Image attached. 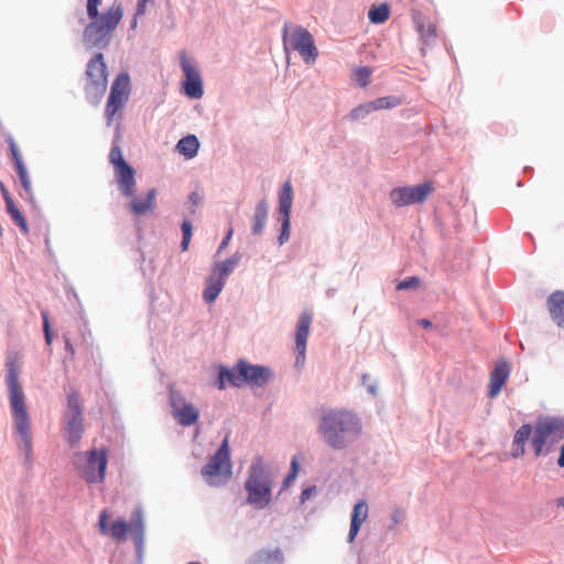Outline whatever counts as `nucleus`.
I'll use <instances>...</instances> for the list:
<instances>
[{"mask_svg":"<svg viewBox=\"0 0 564 564\" xmlns=\"http://www.w3.org/2000/svg\"><path fill=\"white\" fill-rule=\"evenodd\" d=\"M102 0H87V14L89 18H96L98 13V7Z\"/></svg>","mask_w":564,"mask_h":564,"instance_id":"c03bdc74","label":"nucleus"},{"mask_svg":"<svg viewBox=\"0 0 564 564\" xmlns=\"http://www.w3.org/2000/svg\"><path fill=\"white\" fill-rule=\"evenodd\" d=\"M371 111H373L371 104L367 102V104H364V105H360V106L354 108L350 111L349 117L351 120H359V119H362L366 116H368Z\"/></svg>","mask_w":564,"mask_h":564,"instance_id":"c9c22d12","label":"nucleus"},{"mask_svg":"<svg viewBox=\"0 0 564 564\" xmlns=\"http://www.w3.org/2000/svg\"><path fill=\"white\" fill-rule=\"evenodd\" d=\"M434 192L432 182H424L415 186H402L390 192V199L397 207L423 203Z\"/></svg>","mask_w":564,"mask_h":564,"instance_id":"ddd939ff","label":"nucleus"},{"mask_svg":"<svg viewBox=\"0 0 564 564\" xmlns=\"http://www.w3.org/2000/svg\"><path fill=\"white\" fill-rule=\"evenodd\" d=\"M44 335H45V341H46V344H47V345H51V344H52V340H53V336H52L51 330H50V332H47V333H44Z\"/></svg>","mask_w":564,"mask_h":564,"instance_id":"6e6d98bb","label":"nucleus"},{"mask_svg":"<svg viewBox=\"0 0 564 564\" xmlns=\"http://www.w3.org/2000/svg\"><path fill=\"white\" fill-rule=\"evenodd\" d=\"M317 431L324 442L334 449H343L361 433L359 417L345 409L325 411L318 421Z\"/></svg>","mask_w":564,"mask_h":564,"instance_id":"f03ea898","label":"nucleus"},{"mask_svg":"<svg viewBox=\"0 0 564 564\" xmlns=\"http://www.w3.org/2000/svg\"><path fill=\"white\" fill-rule=\"evenodd\" d=\"M239 259H240V257L235 254L234 257L228 258L220 263H216L215 267L213 268L212 273L216 274L219 279H221L226 282L229 274L234 271V269L238 264Z\"/></svg>","mask_w":564,"mask_h":564,"instance_id":"c85d7f7f","label":"nucleus"},{"mask_svg":"<svg viewBox=\"0 0 564 564\" xmlns=\"http://www.w3.org/2000/svg\"><path fill=\"white\" fill-rule=\"evenodd\" d=\"M510 376V365L506 360H499L490 372L488 397L495 399L506 384Z\"/></svg>","mask_w":564,"mask_h":564,"instance_id":"a211bd4d","label":"nucleus"},{"mask_svg":"<svg viewBox=\"0 0 564 564\" xmlns=\"http://www.w3.org/2000/svg\"><path fill=\"white\" fill-rule=\"evenodd\" d=\"M547 310L553 322L564 328V292L552 293L546 301Z\"/></svg>","mask_w":564,"mask_h":564,"instance_id":"412c9836","label":"nucleus"},{"mask_svg":"<svg viewBox=\"0 0 564 564\" xmlns=\"http://www.w3.org/2000/svg\"><path fill=\"white\" fill-rule=\"evenodd\" d=\"M283 553L281 549L260 550L250 560V564H282Z\"/></svg>","mask_w":564,"mask_h":564,"instance_id":"b1692460","label":"nucleus"},{"mask_svg":"<svg viewBox=\"0 0 564 564\" xmlns=\"http://www.w3.org/2000/svg\"><path fill=\"white\" fill-rule=\"evenodd\" d=\"M564 438V421L562 419L540 417L534 426L532 447L535 456L549 453L550 447Z\"/></svg>","mask_w":564,"mask_h":564,"instance_id":"423d86ee","label":"nucleus"},{"mask_svg":"<svg viewBox=\"0 0 564 564\" xmlns=\"http://www.w3.org/2000/svg\"><path fill=\"white\" fill-rule=\"evenodd\" d=\"M0 189H1V193H2V197H3L4 202H6V205L9 204L10 202H13V199L11 198L8 189L6 188V186L2 183H0Z\"/></svg>","mask_w":564,"mask_h":564,"instance_id":"09e8293b","label":"nucleus"},{"mask_svg":"<svg viewBox=\"0 0 564 564\" xmlns=\"http://www.w3.org/2000/svg\"><path fill=\"white\" fill-rule=\"evenodd\" d=\"M155 200L156 189L152 188L148 192L147 198L144 200L133 198L130 202V209L135 215H144L149 212H152L155 208Z\"/></svg>","mask_w":564,"mask_h":564,"instance_id":"5701e85b","label":"nucleus"},{"mask_svg":"<svg viewBox=\"0 0 564 564\" xmlns=\"http://www.w3.org/2000/svg\"><path fill=\"white\" fill-rule=\"evenodd\" d=\"M123 17L120 3L109 7L102 14L89 18L91 22L85 28L84 37L93 46L99 45L117 28Z\"/></svg>","mask_w":564,"mask_h":564,"instance_id":"39448f33","label":"nucleus"},{"mask_svg":"<svg viewBox=\"0 0 564 564\" xmlns=\"http://www.w3.org/2000/svg\"><path fill=\"white\" fill-rule=\"evenodd\" d=\"M272 478L262 458L257 457L250 466L249 477L245 487L248 491V502L262 509L271 501Z\"/></svg>","mask_w":564,"mask_h":564,"instance_id":"7ed1b4c3","label":"nucleus"},{"mask_svg":"<svg viewBox=\"0 0 564 564\" xmlns=\"http://www.w3.org/2000/svg\"><path fill=\"white\" fill-rule=\"evenodd\" d=\"M182 232H183V239H182V249L186 250L188 248L191 238H192V224L187 220L183 221L182 224Z\"/></svg>","mask_w":564,"mask_h":564,"instance_id":"58836bf2","label":"nucleus"},{"mask_svg":"<svg viewBox=\"0 0 564 564\" xmlns=\"http://www.w3.org/2000/svg\"><path fill=\"white\" fill-rule=\"evenodd\" d=\"M556 503H557V506H558V507L564 508V497L558 498V499L556 500Z\"/></svg>","mask_w":564,"mask_h":564,"instance_id":"13d9d810","label":"nucleus"},{"mask_svg":"<svg viewBox=\"0 0 564 564\" xmlns=\"http://www.w3.org/2000/svg\"><path fill=\"white\" fill-rule=\"evenodd\" d=\"M232 234H234V229L229 228L226 237L224 238V240L221 241V243L219 246V251L224 250L228 246V243L232 237Z\"/></svg>","mask_w":564,"mask_h":564,"instance_id":"de8ad7c7","label":"nucleus"},{"mask_svg":"<svg viewBox=\"0 0 564 564\" xmlns=\"http://www.w3.org/2000/svg\"><path fill=\"white\" fill-rule=\"evenodd\" d=\"M390 17V8L388 4L383 3L378 7L370 8L368 12L369 20L375 24H380L386 22Z\"/></svg>","mask_w":564,"mask_h":564,"instance_id":"c756f323","label":"nucleus"},{"mask_svg":"<svg viewBox=\"0 0 564 564\" xmlns=\"http://www.w3.org/2000/svg\"><path fill=\"white\" fill-rule=\"evenodd\" d=\"M86 85L85 90L89 95L100 98L107 88V65L104 54L96 53L86 65Z\"/></svg>","mask_w":564,"mask_h":564,"instance_id":"f8f14e48","label":"nucleus"},{"mask_svg":"<svg viewBox=\"0 0 564 564\" xmlns=\"http://www.w3.org/2000/svg\"><path fill=\"white\" fill-rule=\"evenodd\" d=\"M229 452V437L226 436L218 451L202 469V476L209 486H221L231 478L232 465Z\"/></svg>","mask_w":564,"mask_h":564,"instance_id":"6e6552de","label":"nucleus"},{"mask_svg":"<svg viewBox=\"0 0 564 564\" xmlns=\"http://www.w3.org/2000/svg\"><path fill=\"white\" fill-rule=\"evenodd\" d=\"M282 39L285 51L297 52L305 63H314L318 56L313 35L303 26L290 29L285 23L282 30Z\"/></svg>","mask_w":564,"mask_h":564,"instance_id":"1a4fd4ad","label":"nucleus"},{"mask_svg":"<svg viewBox=\"0 0 564 564\" xmlns=\"http://www.w3.org/2000/svg\"><path fill=\"white\" fill-rule=\"evenodd\" d=\"M181 66L185 75V80L183 83L185 94L191 98H200L204 90L199 70L185 54L181 55Z\"/></svg>","mask_w":564,"mask_h":564,"instance_id":"2eb2a0df","label":"nucleus"},{"mask_svg":"<svg viewBox=\"0 0 564 564\" xmlns=\"http://www.w3.org/2000/svg\"><path fill=\"white\" fill-rule=\"evenodd\" d=\"M268 203L264 199H261L256 205L254 213L251 219V229L253 235L257 236L263 231L268 218Z\"/></svg>","mask_w":564,"mask_h":564,"instance_id":"393cba45","label":"nucleus"},{"mask_svg":"<svg viewBox=\"0 0 564 564\" xmlns=\"http://www.w3.org/2000/svg\"><path fill=\"white\" fill-rule=\"evenodd\" d=\"M107 463V451L105 448L77 452L74 455L75 468L80 477L90 484L104 481Z\"/></svg>","mask_w":564,"mask_h":564,"instance_id":"0eeeda50","label":"nucleus"},{"mask_svg":"<svg viewBox=\"0 0 564 564\" xmlns=\"http://www.w3.org/2000/svg\"><path fill=\"white\" fill-rule=\"evenodd\" d=\"M199 142L193 134L182 138L176 145L177 151L187 159L194 158L197 154Z\"/></svg>","mask_w":564,"mask_h":564,"instance_id":"cd10ccee","label":"nucleus"},{"mask_svg":"<svg viewBox=\"0 0 564 564\" xmlns=\"http://www.w3.org/2000/svg\"><path fill=\"white\" fill-rule=\"evenodd\" d=\"M290 218L288 217H284L282 218V224H281V234L279 236V243L280 245H283L285 243L289 238H290Z\"/></svg>","mask_w":564,"mask_h":564,"instance_id":"ea45409f","label":"nucleus"},{"mask_svg":"<svg viewBox=\"0 0 564 564\" xmlns=\"http://www.w3.org/2000/svg\"><path fill=\"white\" fill-rule=\"evenodd\" d=\"M557 465L564 467V445L561 447V453L557 459Z\"/></svg>","mask_w":564,"mask_h":564,"instance_id":"864d4df0","label":"nucleus"},{"mask_svg":"<svg viewBox=\"0 0 564 564\" xmlns=\"http://www.w3.org/2000/svg\"><path fill=\"white\" fill-rule=\"evenodd\" d=\"M109 517L108 510L105 509L100 512L98 520L99 532L105 535H110L116 541H124L130 531L129 523L122 519H118L109 527Z\"/></svg>","mask_w":564,"mask_h":564,"instance_id":"f3484780","label":"nucleus"},{"mask_svg":"<svg viewBox=\"0 0 564 564\" xmlns=\"http://www.w3.org/2000/svg\"><path fill=\"white\" fill-rule=\"evenodd\" d=\"M316 488L313 486V487H307L305 488L302 494H301V500L302 502L308 500L312 495L315 492Z\"/></svg>","mask_w":564,"mask_h":564,"instance_id":"49530a36","label":"nucleus"},{"mask_svg":"<svg viewBox=\"0 0 564 564\" xmlns=\"http://www.w3.org/2000/svg\"><path fill=\"white\" fill-rule=\"evenodd\" d=\"M9 145H10V152L12 155V159L14 161V166L19 165V163H23L21 153L19 151L18 145L15 144L13 138L8 139Z\"/></svg>","mask_w":564,"mask_h":564,"instance_id":"79ce46f5","label":"nucleus"},{"mask_svg":"<svg viewBox=\"0 0 564 564\" xmlns=\"http://www.w3.org/2000/svg\"><path fill=\"white\" fill-rule=\"evenodd\" d=\"M6 207L12 220L20 227V229L24 234H26L29 231L28 223L22 213L15 206L14 202H10L9 204L6 205Z\"/></svg>","mask_w":564,"mask_h":564,"instance_id":"2f4dec72","label":"nucleus"},{"mask_svg":"<svg viewBox=\"0 0 564 564\" xmlns=\"http://www.w3.org/2000/svg\"><path fill=\"white\" fill-rule=\"evenodd\" d=\"M402 100L397 96L380 97L370 101L373 111L382 109H391L401 105Z\"/></svg>","mask_w":564,"mask_h":564,"instance_id":"7c9ffc66","label":"nucleus"},{"mask_svg":"<svg viewBox=\"0 0 564 564\" xmlns=\"http://www.w3.org/2000/svg\"><path fill=\"white\" fill-rule=\"evenodd\" d=\"M188 198L194 206H197L200 202V196L197 193H191Z\"/></svg>","mask_w":564,"mask_h":564,"instance_id":"8fccbe9b","label":"nucleus"},{"mask_svg":"<svg viewBox=\"0 0 564 564\" xmlns=\"http://www.w3.org/2000/svg\"><path fill=\"white\" fill-rule=\"evenodd\" d=\"M19 178L21 181L22 187L25 191L26 194L31 193V182L26 172V167L24 163H19V165L15 166Z\"/></svg>","mask_w":564,"mask_h":564,"instance_id":"e433bc0d","label":"nucleus"},{"mask_svg":"<svg viewBox=\"0 0 564 564\" xmlns=\"http://www.w3.org/2000/svg\"><path fill=\"white\" fill-rule=\"evenodd\" d=\"M293 203V188L290 181H286L279 193V213L282 218L291 216Z\"/></svg>","mask_w":564,"mask_h":564,"instance_id":"a878e982","label":"nucleus"},{"mask_svg":"<svg viewBox=\"0 0 564 564\" xmlns=\"http://www.w3.org/2000/svg\"><path fill=\"white\" fill-rule=\"evenodd\" d=\"M420 284V279L416 276H410L408 279H404L403 281L399 282L397 285L398 290H409V289H416Z\"/></svg>","mask_w":564,"mask_h":564,"instance_id":"a19ab883","label":"nucleus"},{"mask_svg":"<svg viewBox=\"0 0 564 564\" xmlns=\"http://www.w3.org/2000/svg\"><path fill=\"white\" fill-rule=\"evenodd\" d=\"M130 525V531H135L138 540L141 542L144 531V524L142 519V512L140 510H135L132 516V520Z\"/></svg>","mask_w":564,"mask_h":564,"instance_id":"72a5a7b5","label":"nucleus"},{"mask_svg":"<svg viewBox=\"0 0 564 564\" xmlns=\"http://www.w3.org/2000/svg\"><path fill=\"white\" fill-rule=\"evenodd\" d=\"M65 438L70 447H77L84 434V406L79 394L72 391L67 395V412L64 414Z\"/></svg>","mask_w":564,"mask_h":564,"instance_id":"9d476101","label":"nucleus"},{"mask_svg":"<svg viewBox=\"0 0 564 564\" xmlns=\"http://www.w3.org/2000/svg\"><path fill=\"white\" fill-rule=\"evenodd\" d=\"M368 518V505L365 500L358 501L352 509L350 529L348 533V542L352 543L362 525Z\"/></svg>","mask_w":564,"mask_h":564,"instance_id":"aec40b11","label":"nucleus"},{"mask_svg":"<svg viewBox=\"0 0 564 564\" xmlns=\"http://www.w3.org/2000/svg\"><path fill=\"white\" fill-rule=\"evenodd\" d=\"M109 160L113 164L115 169L128 164L122 156V152H121V149L119 145L112 147L110 154H109Z\"/></svg>","mask_w":564,"mask_h":564,"instance_id":"4c0bfd02","label":"nucleus"},{"mask_svg":"<svg viewBox=\"0 0 564 564\" xmlns=\"http://www.w3.org/2000/svg\"><path fill=\"white\" fill-rule=\"evenodd\" d=\"M297 471H299V463H297L296 458H293L291 462V471L284 479V484H283L284 487H288L295 479Z\"/></svg>","mask_w":564,"mask_h":564,"instance_id":"37998d69","label":"nucleus"},{"mask_svg":"<svg viewBox=\"0 0 564 564\" xmlns=\"http://www.w3.org/2000/svg\"><path fill=\"white\" fill-rule=\"evenodd\" d=\"M153 2V0H139L135 10V17L144 15L147 11V4Z\"/></svg>","mask_w":564,"mask_h":564,"instance_id":"a18cd8bd","label":"nucleus"},{"mask_svg":"<svg viewBox=\"0 0 564 564\" xmlns=\"http://www.w3.org/2000/svg\"><path fill=\"white\" fill-rule=\"evenodd\" d=\"M371 74V68L359 67L355 70V80L360 87H367L369 85Z\"/></svg>","mask_w":564,"mask_h":564,"instance_id":"f704fd0d","label":"nucleus"},{"mask_svg":"<svg viewBox=\"0 0 564 564\" xmlns=\"http://www.w3.org/2000/svg\"><path fill=\"white\" fill-rule=\"evenodd\" d=\"M115 177L119 191L126 197H132L135 193L134 170L129 164L115 169Z\"/></svg>","mask_w":564,"mask_h":564,"instance_id":"6ab92c4d","label":"nucleus"},{"mask_svg":"<svg viewBox=\"0 0 564 564\" xmlns=\"http://www.w3.org/2000/svg\"><path fill=\"white\" fill-rule=\"evenodd\" d=\"M419 324H420L422 327H424V328H430V327L432 326L431 321L425 319V318L420 319V321H419Z\"/></svg>","mask_w":564,"mask_h":564,"instance_id":"5fc2aeb1","label":"nucleus"},{"mask_svg":"<svg viewBox=\"0 0 564 564\" xmlns=\"http://www.w3.org/2000/svg\"><path fill=\"white\" fill-rule=\"evenodd\" d=\"M416 28L425 44H431L436 37L435 26L427 22L417 21Z\"/></svg>","mask_w":564,"mask_h":564,"instance_id":"473e14b6","label":"nucleus"},{"mask_svg":"<svg viewBox=\"0 0 564 564\" xmlns=\"http://www.w3.org/2000/svg\"><path fill=\"white\" fill-rule=\"evenodd\" d=\"M130 93V77L127 73H120L112 83L105 108V117L108 126L112 124L117 115L119 119L121 118V111L129 100Z\"/></svg>","mask_w":564,"mask_h":564,"instance_id":"9b49d317","label":"nucleus"},{"mask_svg":"<svg viewBox=\"0 0 564 564\" xmlns=\"http://www.w3.org/2000/svg\"><path fill=\"white\" fill-rule=\"evenodd\" d=\"M43 329H44V333H47L51 330L46 313H43Z\"/></svg>","mask_w":564,"mask_h":564,"instance_id":"603ef678","label":"nucleus"},{"mask_svg":"<svg viewBox=\"0 0 564 564\" xmlns=\"http://www.w3.org/2000/svg\"><path fill=\"white\" fill-rule=\"evenodd\" d=\"M225 281L219 279L216 274H210L206 279V286L203 292V297L206 303H213L225 286Z\"/></svg>","mask_w":564,"mask_h":564,"instance_id":"bb28decb","label":"nucleus"},{"mask_svg":"<svg viewBox=\"0 0 564 564\" xmlns=\"http://www.w3.org/2000/svg\"><path fill=\"white\" fill-rule=\"evenodd\" d=\"M170 404L173 416L182 426H191L197 422L199 411L181 394L172 392L170 395Z\"/></svg>","mask_w":564,"mask_h":564,"instance_id":"4468645a","label":"nucleus"},{"mask_svg":"<svg viewBox=\"0 0 564 564\" xmlns=\"http://www.w3.org/2000/svg\"><path fill=\"white\" fill-rule=\"evenodd\" d=\"M138 18H139V17H135V15H134V18H133V20H132V22H131V29H135V28H137V25H138Z\"/></svg>","mask_w":564,"mask_h":564,"instance_id":"4d7b16f0","label":"nucleus"},{"mask_svg":"<svg viewBox=\"0 0 564 564\" xmlns=\"http://www.w3.org/2000/svg\"><path fill=\"white\" fill-rule=\"evenodd\" d=\"M312 324V315L307 312H303L297 321V327L295 333V348H296V360L295 365L302 367L305 361L306 341L310 334Z\"/></svg>","mask_w":564,"mask_h":564,"instance_id":"dca6fc26","label":"nucleus"},{"mask_svg":"<svg viewBox=\"0 0 564 564\" xmlns=\"http://www.w3.org/2000/svg\"><path fill=\"white\" fill-rule=\"evenodd\" d=\"M65 350L69 354L70 357H74L75 349H74L72 343L69 341V339L65 340Z\"/></svg>","mask_w":564,"mask_h":564,"instance_id":"3c124183","label":"nucleus"},{"mask_svg":"<svg viewBox=\"0 0 564 564\" xmlns=\"http://www.w3.org/2000/svg\"><path fill=\"white\" fill-rule=\"evenodd\" d=\"M6 384L9 391V401L12 411L14 427L21 437L23 451L29 457L32 452L31 421L25 404V395L19 382L20 365L18 356L10 354L7 357Z\"/></svg>","mask_w":564,"mask_h":564,"instance_id":"f257e3e1","label":"nucleus"},{"mask_svg":"<svg viewBox=\"0 0 564 564\" xmlns=\"http://www.w3.org/2000/svg\"><path fill=\"white\" fill-rule=\"evenodd\" d=\"M531 424H522L514 433L512 441V456L514 458L522 457L525 454V444L532 432Z\"/></svg>","mask_w":564,"mask_h":564,"instance_id":"4be33fe9","label":"nucleus"},{"mask_svg":"<svg viewBox=\"0 0 564 564\" xmlns=\"http://www.w3.org/2000/svg\"><path fill=\"white\" fill-rule=\"evenodd\" d=\"M271 376L270 369L240 360L231 370H220L217 387L220 390L225 389L226 381L235 387H241L245 383L261 387L268 382Z\"/></svg>","mask_w":564,"mask_h":564,"instance_id":"20e7f679","label":"nucleus"}]
</instances>
